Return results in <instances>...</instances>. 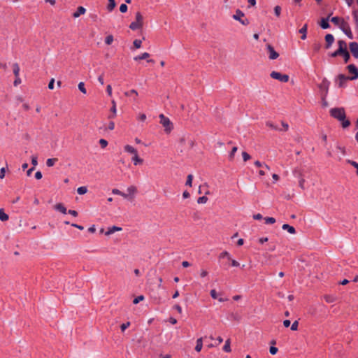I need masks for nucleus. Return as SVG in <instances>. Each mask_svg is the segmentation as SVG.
Returning a JSON list of instances; mask_svg holds the SVG:
<instances>
[{
	"label": "nucleus",
	"mask_w": 358,
	"mask_h": 358,
	"mask_svg": "<svg viewBox=\"0 0 358 358\" xmlns=\"http://www.w3.org/2000/svg\"><path fill=\"white\" fill-rule=\"evenodd\" d=\"M112 107L110 108L111 114L108 116L109 119H113L116 116L117 114V108H116V102L115 100L111 101Z\"/></svg>",
	"instance_id": "nucleus-15"
},
{
	"label": "nucleus",
	"mask_w": 358,
	"mask_h": 358,
	"mask_svg": "<svg viewBox=\"0 0 358 358\" xmlns=\"http://www.w3.org/2000/svg\"><path fill=\"white\" fill-rule=\"evenodd\" d=\"M78 89L79 90L83 92V94H86L87 93V91H86V89L85 87V84L83 82H80L79 84H78Z\"/></svg>",
	"instance_id": "nucleus-38"
},
{
	"label": "nucleus",
	"mask_w": 358,
	"mask_h": 358,
	"mask_svg": "<svg viewBox=\"0 0 358 358\" xmlns=\"http://www.w3.org/2000/svg\"><path fill=\"white\" fill-rule=\"evenodd\" d=\"M122 192L120 190H119L118 189H112V193L113 194H116V195H121L122 194Z\"/></svg>",
	"instance_id": "nucleus-58"
},
{
	"label": "nucleus",
	"mask_w": 358,
	"mask_h": 358,
	"mask_svg": "<svg viewBox=\"0 0 358 358\" xmlns=\"http://www.w3.org/2000/svg\"><path fill=\"white\" fill-rule=\"evenodd\" d=\"M68 213H69L70 215L74 216V217H76L78 216V213L77 211L74 210H69L68 211Z\"/></svg>",
	"instance_id": "nucleus-62"
},
{
	"label": "nucleus",
	"mask_w": 358,
	"mask_h": 358,
	"mask_svg": "<svg viewBox=\"0 0 358 358\" xmlns=\"http://www.w3.org/2000/svg\"><path fill=\"white\" fill-rule=\"evenodd\" d=\"M127 10V6L126 4H121L120 6V11L121 13H125Z\"/></svg>",
	"instance_id": "nucleus-51"
},
{
	"label": "nucleus",
	"mask_w": 358,
	"mask_h": 358,
	"mask_svg": "<svg viewBox=\"0 0 358 358\" xmlns=\"http://www.w3.org/2000/svg\"><path fill=\"white\" fill-rule=\"evenodd\" d=\"M329 19V17H328L327 18L322 19L321 22H320V26L322 29H328L329 27V24L328 22Z\"/></svg>",
	"instance_id": "nucleus-23"
},
{
	"label": "nucleus",
	"mask_w": 358,
	"mask_h": 358,
	"mask_svg": "<svg viewBox=\"0 0 358 358\" xmlns=\"http://www.w3.org/2000/svg\"><path fill=\"white\" fill-rule=\"evenodd\" d=\"M325 41H326V48H329L330 46L333 44L334 42V37L332 34H328L325 36Z\"/></svg>",
	"instance_id": "nucleus-14"
},
{
	"label": "nucleus",
	"mask_w": 358,
	"mask_h": 358,
	"mask_svg": "<svg viewBox=\"0 0 358 358\" xmlns=\"http://www.w3.org/2000/svg\"><path fill=\"white\" fill-rule=\"evenodd\" d=\"M266 49L268 52V57L270 59H275L278 57L279 54L274 50V48L270 45H266Z\"/></svg>",
	"instance_id": "nucleus-11"
},
{
	"label": "nucleus",
	"mask_w": 358,
	"mask_h": 358,
	"mask_svg": "<svg viewBox=\"0 0 358 358\" xmlns=\"http://www.w3.org/2000/svg\"><path fill=\"white\" fill-rule=\"evenodd\" d=\"M135 48L138 49L141 47L142 41L139 39H136L133 42Z\"/></svg>",
	"instance_id": "nucleus-37"
},
{
	"label": "nucleus",
	"mask_w": 358,
	"mask_h": 358,
	"mask_svg": "<svg viewBox=\"0 0 358 358\" xmlns=\"http://www.w3.org/2000/svg\"><path fill=\"white\" fill-rule=\"evenodd\" d=\"M290 321L289 320H285L283 321V325L285 327H289L290 326Z\"/></svg>",
	"instance_id": "nucleus-64"
},
{
	"label": "nucleus",
	"mask_w": 358,
	"mask_h": 358,
	"mask_svg": "<svg viewBox=\"0 0 358 358\" xmlns=\"http://www.w3.org/2000/svg\"><path fill=\"white\" fill-rule=\"evenodd\" d=\"M13 71L15 76H20V66L17 63H13L12 64Z\"/></svg>",
	"instance_id": "nucleus-21"
},
{
	"label": "nucleus",
	"mask_w": 358,
	"mask_h": 358,
	"mask_svg": "<svg viewBox=\"0 0 358 358\" xmlns=\"http://www.w3.org/2000/svg\"><path fill=\"white\" fill-rule=\"evenodd\" d=\"M339 28L343 31V33L350 39L353 38V34L351 31L350 24L344 19L342 20Z\"/></svg>",
	"instance_id": "nucleus-5"
},
{
	"label": "nucleus",
	"mask_w": 358,
	"mask_h": 358,
	"mask_svg": "<svg viewBox=\"0 0 358 358\" xmlns=\"http://www.w3.org/2000/svg\"><path fill=\"white\" fill-rule=\"evenodd\" d=\"M223 350L227 352H231V347H230V340L229 339H227L226 341H225V344L223 347Z\"/></svg>",
	"instance_id": "nucleus-30"
},
{
	"label": "nucleus",
	"mask_w": 358,
	"mask_h": 358,
	"mask_svg": "<svg viewBox=\"0 0 358 358\" xmlns=\"http://www.w3.org/2000/svg\"><path fill=\"white\" fill-rule=\"evenodd\" d=\"M350 80L348 76L343 74H339L336 79L337 85L339 87H345L348 80Z\"/></svg>",
	"instance_id": "nucleus-10"
},
{
	"label": "nucleus",
	"mask_w": 358,
	"mask_h": 358,
	"mask_svg": "<svg viewBox=\"0 0 358 358\" xmlns=\"http://www.w3.org/2000/svg\"><path fill=\"white\" fill-rule=\"evenodd\" d=\"M113 36L112 35H108L105 38V43L107 45H110L113 42Z\"/></svg>",
	"instance_id": "nucleus-36"
},
{
	"label": "nucleus",
	"mask_w": 358,
	"mask_h": 358,
	"mask_svg": "<svg viewBox=\"0 0 358 358\" xmlns=\"http://www.w3.org/2000/svg\"><path fill=\"white\" fill-rule=\"evenodd\" d=\"M54 208L56 210L59 211V212H61L63 214H66L67 213L66 208L62 203H57L54 206Z\"/></svg>",
	"instance_id": "nucleus-17"
},
{
	"label": "nucleus",
	"mask_w": 358,
	"mask_h": 358,
	"mask_svg": "<svg viewBox=\"0 0 358 358\" xmlns=\"http://www.w3.org/2000/svg\"><path fill=\"white\" fill-rule=\"evenodd\" d=\"M298 325H299L298 322H297V321H294V322L292 323V326H291V329H292V331H296V330H297V329H298Z\"/></svg>",
	"instance_id": "nucleus-52"
},
{
	"label": "nucleus",
	"mask_w": 358,
	"mask_h": 358,
	"mask_svg": "<svg viewBox=\"0 0 358 358\" xmlns=\"http://www.w3.org/2000/svg\"><path fill=\"white\" fill-rule=\"evenodd\" d=\"M348 163L353 166L357 169V175L358 176V163L352 160H348Z\"/></svg>",
	"instance_id": "nucleus-44"
},
{
	"label": "nucleus",
	"mask_w": 358,
	"mask_h": 358,
	"mask_svg": "<svg viewBox=\"0 0 358 358\" xmlns=\"http://www.w3.org/2000/svg\"><path fill=\"white\" fill-rule=\"evenodd\" d=\"M143 25V17L140 12L136 13V21L131 22L129 28L132 30L140 29Z\"/></svg>",
	"instance_id": "nucleus-4"
},
{
	"label": "nucleus",
	"mask_w": 358,
	"mask_h": 358,
	"mask_svg": "<svg viewBox=\"0 0 358 358\" xmlns=\"http://www.w3.org/2000/svg\"><path fill=\"white\" fill-rule=\"evenodd\" d=\"M159 117L160 119L159 123L164 128V131L166 134H169L173 129V123L171 122L170 119L166 117L164 114H160Z\"/></svg>",
	"instance_id": "nucleus-3"
},
{
	"label": "nucleus",
	"mask_w": 358,
	"mask_h": 358,
	"mask_svg": "<svg viewBox=\"0 0 358 358\" xmlns=\"http://www.w3.org/2000/svg\"><path fill=\"white\" fill-rule=\"evenodd\" d=\"M282 229L287 230L289 234H294L296 233V230L294 227L290 226L287 224H284L282 227Z\"/></svg>",
	"instance_id": "nucleus-19"
},
{
	"label": "nucleus",
	"mask_w": 358,
	"mask_h": 358,
	"mask_svg": "<svg viewBox=\"0 0 358 358\" xmlns=\"http://www.w3.org/2000/svg\"><path fill=\"white\" fill-rule=\"evenodd\" d=\"M329 113L334 118L341 122L343 128H347L350 126V122L346 120L345 112L343 108H333L329 110Z\"/></svg>",
	"instance_id": "nucleus-1"
},
{
	"label": "nucleus",
	"mask_w": 358,
	"mask_h": 358,
	"mask_svg": "<svg viewBox=\"0 0 358 358\" xmlns=\"http://www.w3.org/2000/svg\"><path fill=\"white\" fill-rule=\"evenodd\" d=\"M304 182H305V180L303 178H301L299 180V187L301 189H304Z\"/></svg>",
	"instance_id": "nucleus-63"
},
{
	"label": "nucleus",
	"mask_w": 358,
	"mask_h": 358,
	"mask_svg": "<svg viewBox=\"0 0 358 358\" xmlns=\"http://www.w3.org/2000/svg\"><path fill=\"white\" fill-rule=\"evenodd\" d=\"M208 201V198L205 196H201L197 199L198 203H206Z\"/></svg>",
	"instance_id": "nucleus-42"
},
{
	"label": "nucleus",
	"mask_w": 358,
	"mask_h": 358,
	"mask_svg": "<svg viewBox=\"0 0 358 358\" xmlns=\"http://www.w3.org/2000/svg\"><path fill=\"white\" fill-rule=\"evenodd\" d=\"M31 164L33 165V167H35L36 166H37V164H38L37 157L33 156L31 157Z\"/></svg>",
	"instance_id": "nucleus-53"
},
{
	"label": "nucleus",
	"mask_w": 358,
	"mask_h": 358,
	"mask_svg": "<svg viewBox=\"0 0 358 358\" xmlns=\"http://www.w3.org/2000/svg\"><path fill=\"white\" fill-rule=\"evenodd\" d=\"M87 189L85 186L80 187L77 189V192L80 195L85 194V193H87Z\"/></svg>",
	"instance_id": "nucleus-31"
},
{
	"label": "nucleus",
	"mask_w": 358,
	"mask_h": 358,
	"mask_svg": "<svg viewBox=\"0 0 358 358\" xmlns=\"http://www.w3.org/2000/svg\"><path fill=\"white\" fill-rule=\"evenodd\" d=\"M342 56H343V58H344V61H345V63H347V62L349 61L350 57V54H349V52H348V50H347V51H345V52H343Z\"/></svg>",
	"instance_id": "nucleus-41"
},
{
	"label": "nucleus",
	"mask_w": 358,
	"mask_h": 358,
	"mask_svg": "<svg viewBox=\"0 0 358 358\" xmlns=\"http://www.w3.org/2000/svg\"><path fill=\"white\" fill-rule=\"evenodd\" d=\"M269 352L271 355H275L278 352V348L274 346H271L270 347Z\"/></svg>",
	"instance_id": "nucleus-54"
},
{
	"label": "nucleus",
	"mask_w": 358,
	"mask_h": 358,
	"mask_svg": "<svg viewBox=\"0 0 358 358\" xmlns=\"http://www.w3.org/2000/svg\"><path fill=\"white\" fill-rule=\"evenodd\" d=\"M274 13H275V15L277 17H279L280 15V13H281V8H280V6H276L274 8Z\"/></svg>",
	"instance_id": "nucleus-45"
},
{
	"label": "nucleus",
	"mask_w": 358,
	"mask_h": 358,
	"mask_svg": "<svg viewBox=\"0 0 358 358\" xmlns=\"http://www.w3.org/2000/svg\"><path fill=\"white\" fill-rule=\"evenodd\" d=\"M116 6V3L115 0H108V3L107 5V9L109 12H111L115 7Z\"/></svg>",
	"instance_id": "nucleus-26"
},
{
	"label": "nucleus",
	"mask_w": 358,
	"mask_h": 358,
	"mask_svg": "<svg viewBox=\"0 0 358 358\" xmlns=\"http://www.w3.org/2000/svg\"><path fill=\"white\" fill-rule=\"evenodd\" d=\"M21 83H22V80H21L20 76H15V80L13 82L14 86L17 87V85L21 84Z\"/></svg>",
	"instance_id": "nucleus-39"
},
{
	"label": "nucleus",
	"mask_w": 358,
	"mask_h": 358,
	"mask_svg": "<svg viewBox=\"0 0 358 358\" xmlns=\"http://www.w3.org/2000/svg\"><path fill=\"white\" fill-rule=\"evenodd\" d=\"M57 161V158H49L46 161V165L48 167L53 166Z\"/></svg>",
	"instance_id": "nucleus-29"
},
{
	"label": "nucleus",
	"mask_w": 358,
	"mask_h": 358,
	"mask_svg": "<svg viewBox=\"0 0 358 358\" xmlns=\"http://www.w3.org/2000/svg\"><path fill=\"white\" fill-rule=\"evenodd\" d=\"M35 178L37 179V180H40L42 178V173L41 171H37L36 173H35Z\"/></svg>",
	"instance_id": "nucleus-60"
},
{
	"label": "nucleus",
	"mask_w": 358,
	"mask_h": 358,
	"mask_svg": "<svg viewBox=\"0 0 358 358\" xmlns=\"http://www.w3.org/2000/svg\"><path fill=\"white\" fill-rule=\"evenodd\" d=\"M266 224H273L275 222V219L271 217H267L264 218Z\"/></svg>",
	"instance_id": "nucleus-40"
},
{
	"label": "nucleus",
	"mask_w": 358,
	"mask_h": 358,
	"mask_svg": "<svg viewBox=\"0 0 358 358\" xmlns=\"http://www.w3.org/2000/svg\"><path fill=\"white\" fill-rule=\"evenodd\" d=\"M350 50L355 58H358V43L352 42L350 43Z\"/></svg>",
	"instance_id": "nucleus-13"
},
{
	"label": "nucleus",
	"mask_w": 358,
	"mask_h": 358,
	"mask_svg": "<svg viewBox=\"0 0 358 358\" xmlns=\"http://www.w3.org/2000/svg\"><path fill=\"white\" fill-rule=\"evenodd\" d=\"M237 150H238L237 147H236V146L233 147V148L231 149V152L229 155V160H233L234 159L235 153L236 152Z\"/></svg>",
	"instance_id": "nucleus-35"
},
{
	"label": "nucleus",
	"mask_w": 358,
	"mask_h": 358,
	"mask_svg": "<svg viewBox=\"0 0 358 358\" xmlns=\"http://www.w3.org/2000/svg\"><path fill=\"white\" fill-rule=\"evenodd\" d=\"M244 15V13L241 10H237L236 11V13L233 15V18L236 20L239 21L242 24L247 25L249 24V21L248 19L242 20V17Z\"/></svg>",
	"instance_id": "nucleus-8"
},
{
	"label": "nucleus",
	"mask_w": 358,
	"mask_h": 358,
	"mask_svg": "<svg viewBox=\"0 0 358 358\" xmlns=\"http://www.w3.org/2000/svg\"><path fill=\"white\" fill-rule=\"evenodd\" d=\"M124 149L125 152L132 154L131 161L135 166L143 164V159L138 157V152L136 148L131 145H126L124 147Z\"/></svg>",
	"instance_id": "nucleus-2"
},
{
	"label": "nucleus",
	"mask_w": 358,
	"mask_h": 358,
	"mask_svg": "<svg viewBox=\"0 0 358 358\" xmlns=\"http://www.w3.org/2000/svg\"><path fill=\"white\" fill-rule=\"evenodd\" d=\"M122 230L121 227L113 226L108 229V231L106 232V236H109L115 233V231H120Z\"/></svg>",
	"instance_id": "nucleus-20"
},
{
	"label": "nucleus",
	"mask_w": 358,
	"mask_h": 358,
	"mask_svg": "<svg viewBox=\"0 0 358 358\" xmlns=\"http://www.w3.org/2000/svg\"><path fill=\"white\" fill-rule=\"evenodd\" d=\"M210 294L213 299H217L218 300L219 302H224L228 300L227 298L223 297L222 293H218L215 289H211L210 292Z\"/></svg>",
	"instance_id": "nucleus-9"
},
{
	"label": "nucleus",
	"mask_w": 358,
	"mask_h": 358,
	"mask_svg": "<svg viewBox=\"0 0 358 358\" xmlns=\"http://www.w3.org/2000/svg\"><path fill=\"white\" fill-rule=\"evenodd\" d=\"M173 308L176 309L179 313H182V308L180 306L176 304L173 306Z\"/></svg>",
	"instance_id": "nucleus-61"
},
{
	"label": "nucleus",
	"mask_w": 358,
	"mask_h": 358,
	"mask_svg": "<svg viewBox=\"0 0 358 358\" xmlns=\"http://www.w3.org/2000/svg\"><path fill=\"white\" fill-rule=\"evenodd\" d=\"M129 326H130V322H126V323H123V324L120 326V328H121L122 331H125V329H127Z\"/></svg>",
	"instance_id": "nucleus-50"
},
{
	"label": "nucleus",
	"mask_w": 358,
	"mask_h": 358,
	"mask_svg": "<svg viewBox=\"0 0 358 358\" xmlns=\"http://www.w3.org/2000/svg\"><path fill=\"white\" fill-rule=\"evenodd\" d=\"M203 348V338H199L196 340V345L195 346V350L196 352H200Z\"/></svg>",
	"instance_id": "nucleus-22"
},
{
	"label": "nucleus",
	"mask_w": 358,
	"mask_h": 358,
	"mask_svg": "<svg viewBox=\"0 0 358 358\" xmlns=\"http://www.w3.org/2000/svg\"><path fill=\"white\" fill-rule=\"evenodd\" d=\"M144 299V296L143 295H140L137 297H136L134 301H133V303L134 304H137L140 301H143Z\"/></svg>",
	"instance_id": "nucleus-43"
},
{
	"label": "nucleus",
	"mask_w": 358,
	"mask_h": 358,
	"mask_svg": "<svg viewBox=\"0 0 358 358\" xmlns=\"http://www.w3.org/2000/svg\"><path fill=\"white\" fill-rule=\"evenodd\" d=\"M338 45L340 51L341 50L343 52L347 51L346 43L345 41L340 40L338 41Z\"/></svg>",
	"instance_id": "nucleus-24"
},
{
	"label": "nucleus",
	"mask_w": 358,
	"mask_h": 358,
	"mask_svg": "<svg viewBox=\"0 0 358 358\" xmlns=\"http://www.w3.org/2000/svg\"><path fill=\"white\" fill-rule=\"evenodd\" d=\"M343 55V52L341 50L340 51V50L338 49L335 52H332L331 54V56L333 57H337L338 55Z\"/></svg>",
	"instance_id": "nucleus-49"
},
{
	"label": "nucleus",
	"mask_w": 358,
	"mask_h": 358,
	"mask_svg": "<svg viewBox=\"0 0 358 358\" xmlns=\"http://www.w3.org/2000/svg\"><path fill=\"white\" fill-rule=\"evenodd\" d=\"M307 32V24H304L303 27L299 29V33L302 34L301 39L305 40L306 38Z\"/></svg>",
	"instance_id": "nucleus-25"
},
{
	"label": "nucleus",
	"mask_w": 358,
	"mask_h": 358,
	"mask_svg": "<svg viewBox=\"0 0 358 358\" xmlns=\"http://www.w3.org/2000/svg\"><path fill=\"white\" fill-rule=\"evenodd\" d=\"M127 192L130 196L131 200H132L137 192V188L134 185H131L127 187Z\"/></svg>",
	"instance_id": "nucleus-16"
},
{
	"label": "nucleus",
	"mask_w": 358,
	"mask_h": 358,
	"mask_svg": "<svg viewBox=\"0 0 358 358\" xmlns=\"http://www.w3.org/2000/svg\"><path fill=\"white\" fill-rule=\"evenodd\" d=\"M349 73L351 76H348L350 80H356L358 78V69L354 64H350L347 66Z\"/></svg>",
	"instance_id": "nucleus-7"
},
{
	"label": "nucleus",
	"mask_w": 358,
	"mask_h": 358,
	"mask_svg": "<svg viewBox=\"0 0 358 358\" xmlns=\"http://www.w3.org/2000/svg\"><path fill=\"white\" fill-rule=\"evenodd\" d=\"M271 77L273 79L278 80L282 83H287L289 80V76L287 74H282L277 71H272L271 73Z\"/></svg>",
	"instance_id": "nucleus-6"
},
{
	"label": "nucleus",
	"mask_w": 358,
	"mask_h": 358,
	"mask_svg": "<svg viewBox=\"0 0 358 358\" xmlns=\"http://www.w3.org/2000/svg\"><path fill=\"white\" fill-rule=\"evenodd\" d=\"M8 218V215L3 211V210L0 209V220L2 222H5L7 221Z\"/></svg>",
	"instance_id": "nucleus-27"
},
{
	"label": "nucleus",
	"mask_w": 358,
	"mask_h": 358,
	"mask_svg": "<svg viewBox=\"0 0 358 358\" xmlns=\"http://www.w3.org/2000/svg\"><path fill=\"white\" fill-rule=\"evenodd\" d=\"M5 173H6V168L5 167H2L0 169V178L1 179H3L5 177Z\"/></svg>",
	"instance_id": "nucleus-55"
},
{
	"label": "nucleus",
	"mask_w": 358,
	"mask_h": 358,
	"mask_svg": "<svg viewBox=\"0 0 358 358\" xmlns=\"http://www.w3.org/2000/svg\"><path fill=\"white\" fill-rule=\"evenodd\" d=\"M131 94H135L136 96L138 95V92L136 90H131L129 92H124V95L128 96H130Z\"/></svg>",
	"instance_id": "nucleus-46"
},
{
	"label": "nucleus",
	"mask_w": 358,
	"mask_h": 358,
	"mask_svg": "<svg viewBox=\"0 0 358 358\" xmlns=\"http://www.w3.org/2000/svg\"><path fill=\"white\" fill-rule=\"evenodd\" d=\"M86 12V9L83 7V6H79L77 9V11H76L73 14V17L75 18H77L80 15H83L85 14Z\"/></svg>",
	"instance_id": "nucleus-18"
},
{
	"label": "nucleus",
	"mask_w": 358,
	"mask_h": 358,
	"mask_svg": "<svg viewBox=\"0 0 358 358\" xmlns=\"http://www.w3.org/2000/svg\"><path fill=\"white\" fill-rule=\"evenodd\" d=\"M343 18H340L338 17H333L331 18V22L337 26H340V24Z\"/></svg>",
	"instance_id": "nucleus-28"
},
{
	"label": "nucleus",
	"mask_w": 358,
	"mask_h": 358,
	"mask_svg": "<svg viewBox=\"0 0 358 358\" xmlns=\"http://www.w3.org/2000/svg\"><path fill=\"white\" fill-rule=\"evenodd\" d=\"M227 258L229 260L231 259V255L230 254L227 252V251H224V252H222V253L220 254L219 255V258L220 259H222V258Z\"/></svg>",
	"instance_id": "nucleus-34"
},
{
	"label": "nucleus",
	"mask_w": 358,
	"mask_h": 358,
	"mask_svg": "<svg viewBox=\"0 0 358 358\" xmlns=\"http://www.w3.org/2000/svg\"><path fill=\"white\" fill-rule=\"evenodd\" d=\"M106 92L109 96L112 95V87L110 85H108L106 87Z\"/></svg>",
	"instance_id": "nucleus-57"
},
{
	"label": "nucleus",
	"mask_w": 358,
	"mask_h": 358,
	"mask_svg": "<svg viewBox=\"0 0 358 358\" xmlns=\"http://www.w3.org/2000/svg\"><path fill=\"white\" fill-rule=\"evenodd\" d=\"M138 119L141 121H145L146 120V115L144 113L140 114L138 117Z\"/></svg>",
	"instance_id": "nucleus-59"
},
{
	"label": "nucleus",
	"mask_w": 358,
	"mask_h": 358,
	"mask_svg": "<svg viewBox=\"0 0 358 358\" xmlns=\"http://www.w3.org/2000/svg\"><path fill=\"white\" fill-rule=\"evenodd\" d=\"M242 156H243V159L245 162H246L250 159V155L246 152H243Z\"/></svg>",
	"instance_id": "nucleus-48"
},
{
	"label": "nucleus",
	"mask_w": 358,
	"mask_h": 358,
	"mask_svg": "<svg viewBox=\"0 0 358 358\" xmlns=\"http://www.w3.org/2000/svg\"><path fill=\"white\" fill-rule=\"evenodd\" d=\"M150 57V54L148 53V52H143V54L140 55H138V56H136L134 57V61H139V60H141V59H147V62H149V63H154V60L153 59H148Z\"/></svg>",
	"instance_id": "nucleus-12"
},
{
	"label": "nucleus",
	"mask_w": 358,
	"mask_h": 358,
	"mask_svg": "<svg viewBox=\"0 0 358 358\" xmlns=\"http://www.w3.org/2000/svg\"><path fill=\"white\" fill-rule=\"evenodd\" d=\"M192 180H193V176L192 174H189L187 177V180H186L185 185L187 186L192 187Z\"/></svg>",
	"instance_id": "nucleus-32"
},
{
	"label": "nucleus",
	"mask_w": 358,
	"mask_h": 358,
	"mask_svg": "<svg viewBox=\"0 0 358 358\" xmlns=\"http://www.w3.org/2000/svg\"><path fill=\"white\" fill-rule=\"evenodd\" d=\"M352 16L355 21V23L356 24L357 28H358V10H353L352 11Z\"/></svg>",
	"instance_id": "nucleus-33"
},
{
	"label": "nucleus",
	"mask_w": 358,
	"mask_h": 358,
	"mask_svg": "<svg viewBox=\"0 0 358 358\" xmlns=\"http://www.w3.org/2000/svg\"><path fill=\"white\" fill-rule=\"evenodd\" d=\"M54 84H55V79L54 78H52L48 84V88L50 90H53L54 89Z\"/></svg>",
	"instance_id": "nucleus-56"
},
{
	"label": "nucleus",
	"mask_w": 358,
	"mask_h": 358,
	"mask_svg": "<svg viewBox=\"0 0 358 358\" xmlns=\"http://www.w3.org/2000/svg\"><path fill=\"white\" fill-rule=\"evenodd\" d=\"M99 144L102 148H105L108 145V141L105 139H100Z\"/></svg>",
	"instance_id": "nucleus-47"
}]
</instances>
